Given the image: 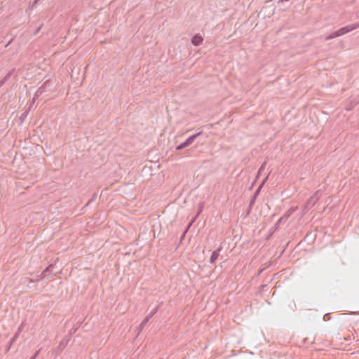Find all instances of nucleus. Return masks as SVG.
<instances>
[{
	"label": "nucleus",
	"mask_w": 359,
	"mask_h": 359,
	"mask_svg": "<svg viewBox=\"0 0 359 359\" xmlns=\"http://www.w3.org/2000/svg\"><path fill=\"white\" fill-rule=\"evenodd\" d=\"M266 162H264V163L262 165V166H261V167H260V168L259 169V172H258L259 173H260V172H261V171H262V170H264V167H265V165H266Z\"/></svg>",
	"instance_id": "10"
},
{
	"label": "nucleus",
	"mask_w": 359,
	"mask_h": 359,
	"mask_svg": "<svg viewBox=\"0 0 359 359\" xmlns=\"http://www.w3.org/2000/svg\"><path fill=\"white\" fill-rule=\"evenodd\" d=\"M41 27H42V25H41V26H39V27H37V28H36V30H35V32H34V34H35V35H36V34H37L39 32V31H40V30H41Z\"/></svg>",
	"instance_id": "11"
},
{
	"label": "nucleus",
	"mask_w": 359,
	"mask_h": 359,
	"mask_svg": "<svg viewBox=\"0 0 359 359\" xmlns=\"http://www.w3.org/2000/svg\"><path fill=\"white\" fill-rule=\"evenodd\" d=\"M268 177H266L262 184L259 185V187H258V189H257L256 192L255 193V194L253 195V197L251 199L250 202H255V199H256V197H257V195L258 194L259 191H260L263 184L266 182V180H267Z\"/></svg>",
	"instance_id": "6"
},
{
	"label": "nucleus",
	"mask_w": 359,
	"mask_h": 359,
	"mask_svg": "<svg viewBox=\"0 0 359 359\" xmlns=\"http://www.w3.org/2000/svg\"><path fill=\"white\" fill-rule=\"evenodd\" d=\"M203 41V37L199 34H196L192 37L191 43L194 46H198L202 43Z\"/></svg>",
	"instance_id": "4"
},
{
	"label": "nucleus",
	"mask_w": 359,
	"mask_h": 359,
	"mask_svg": "<svg viewBox=\"0 0 359 359\" xmlns=\"http://www.w3.org/2000/svg\"><path fill=\"white\" fill-rule=\"evenodd\" d=\"M359 102V100H358L357 98H351L350 97L346 107H345V109L347 110V111H350L351 110L354 106L358 103Z\"/></svg>",
	"instance_id": "3"
},
{
	"label": "nucleus",
	"mask_w": 359,
	"mask_h": 359,
	"mask_svg": "<svg viewBox=\"0 0 359 359\" xmlns=\"http://www.w3.org/2000/svg\"><path fill=\"white\" fill-rule=\"evenodd\" d=\"M95 198H96V194H94L93 197L90 199H89L88 202H93L94 200H95Z\"/></svg>",
	"instance_id": "12"
},
{
	"label": "nucleus",
	"mask_w": 359,
	"mask_h": 359,
	"mask_svg": "<svg viewBox=\"0 0 359 359\" xmlns=\"http://www.w3.org/2000/svg\"><path fill=\"white\" fill-rule=\"evenodd\" d=\"M29 109H28L27 110H26L25 111H24L20 116V124H22L26 119L28 114H29Z\"/></svg>",
	"instance_id": "8"
},
{
	"label": "nucleus",
	"mask_w": 359,
	"mask_h": 359,
	"mask_svg": "<svg viewBox=\"0 0 359 359\" xmlns=\"http://www.w3.org/2000/svg\"><path fill=\"white\" fill-rule=\"evenodd\" d=\"M201 133H202V132H199V133H197L196 134H194V135L189 136L184 142H183L182 143L180 144L179 145H177L176 147V150H182V149L190 146L194 142V140L199 135H201Z\"/></svg>",
	"instance_id": "2"
},
{
	"label": "nucleus",
	"mask_w": 359,
	"mask_h": 359,
	"mask_svg": "<svg viewBox=\"0 0 359 359\" xmlns=\"http://www.w3.org/2000/svg\"><path fill=\"white\" fill-rule=\"evenodd\" d=\"M15 70V69L14 68L13 69L10 70L1 80L4 83H6L8 81V80L11 78V76L13 75Z\"/></svg>",
	"instance_id": "7"
},
{
	"label": "nucleus",
	"mask_w": 359,
	"mask_h": 359,
	"mask_svg": "<svg viewBox=\"0 0 359 359\" xmlns=\"http://www.w3.org/2000/svg\"><path fill=\"white\" fill-rule=\"evenodd\" d=\"M4 84H5V83L2 80H1L0 81V88L2 87Z\"/></svg>",
	"instance_id": "15"
},
{
	"label": "nucleus",
	"mask_w": 359,
	"mask_h": 359,
	"mask_svg": "<svg viewBox=\"0 0 359 359\" xmlns=\"http://www.w3.org/2000/svg\"><path fill=\"white\" fill-rule=\"evenodd\" d=\"M321 194L322 191L320 190H318L312 196L310 197L307 202H316L319 199L318 196L321 195Z\"/></svg>",
	"instance_id": "5"
},
{
	"label": "nucleus",
	"mask_w": 359,
	"mask_h": 359,
	"mask_svg": "<svg viewBox=\"0 0 359 359\" xmlns=\"http://www.w3.org/2000/svg\"><path fill=\"white\" fill-rule=\"evenodd\" d=\"M358 27H359V22L353 23L351 25H348L345 27H343L339 29L337 31L332 32L329 35L326 36L325 40L329 41V40L333 39L334 38L343 36V35H344V34H346Z\"/></svg>",
	"instance_id": "1"
},
{
	"label": "nucleus",
	"mask_w": 359,
	"mask_h": 359,
	"mask_svg": "<svg viewBox=\"0 0 359 359\" xmlns=\"http://www.w3.org/2000/svg\"><path fill=\"white\" fill-rule=\"evenodd\" d=\"M39 0H34V3L36 4Z\"/></svg>",
	"instance_id": "17"
},
{
	"label": "nucleus",
	"mask_w": 359,
	"mask_h": 359,
	"mask_svg": "<svg viewBox=\"0 0 359 359\" xmlns=\"http://www.w3.org/2000/svg\"><path fill=\"white\" fill-rule=\"evenodd\" d=\"M4 84H5V83L2 80H1L0 81V88L2 87Z\"/></svg>",
	"instance_id": "14"
},
{
	"label": "nucleus",
	"mask_w": 359,
	"mask_h": 359,
	"mask_svg": "<svg viewBox=\"0 0 359 359\" xmlns=\"http://www.w3.org/2000/svg\"><path fill=\"white\" fill-rule=\"evenodd\" d=\"M4 84H5V83L2 80H1L0 81V88L2 87Z\"/></svg>",
	"instance_id": "16"
},
{
	"label": "nucleus",
	"mask_w": 359,
	"mask_h": 359,
	"mask_svg": "<svg viewBox=\"0 0 359 359\" xmlns=\"http://www.w3.org/2000/svg\"><path fill=\"white\" fill-rule=\"evenodd\" d=\"M218 254L215 252H212L211 257H210V263H214L215 262V260L218 258Z\"/></svg>",
	"instance_id": "9"
},
{
	"label": "nucleus",
	"mask_w": 359,
	"mask_h": 359,
	"mask_svg": "<svg viewBox=\"0 0 359 359\" xmlns=\"http://www.w3.org/2000/svg\"><path fill=\"white\" fill-rule=\"evenodd\" d=\"M13 39H11L5 46V47H8L13 41Z\"/></svg>",
	"instance_id": "13"
}]
</instances>
